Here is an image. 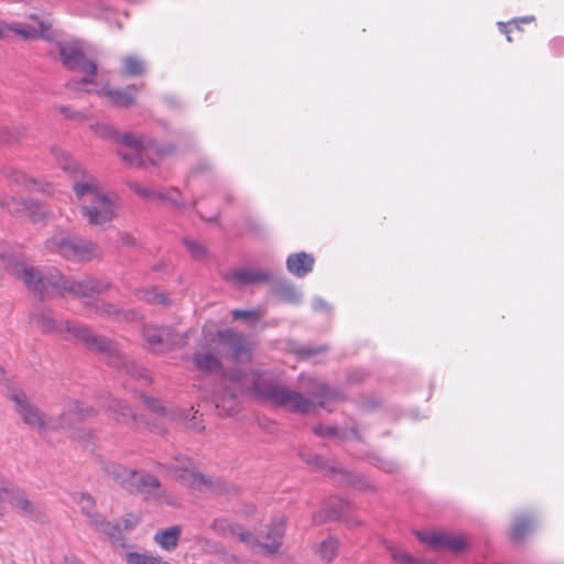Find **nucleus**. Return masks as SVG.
<instances>
[{
  "instance_id": "864d4df0",
  "label": "nucleus",
  "mask_w": 564,
  "mask_h": 564,
  "mask_svg": "<svg viewBox=\"0 0 564 564\" xmlns=\"http://www.w3.org/2000/svg\"><path fill=\"white\" fill-rule=\"evenodd\" d=\"M366 373L364 370H354L348 375V381L352 383L360 382L365 378Z\"/></svg>"
},
{
  "instance_id": "a19ab883",
  "label": "nucleus",
  "mask_w": 564,
  "mask_h": 564,
  "mask_svg": "<svg viewBox=\"0 0 564 564\" xmlns=\"http://www.w3.org/2000/svg\"><path fill=\"white\" fill-rule=\"evenodd\" d=\"M130 188L141 196L142 198L147 200H156V198H164L165 196L162 194V192L153 191L148 187L141 186L138 183H130Z\"/></svg>"
},
{
  "instance_id": "e433bc0d",
  "label": "nucleus",
  "mask_w": 564,
  "mask_h": 564,
  "mask_svg": "<svg viewBox=\"0 0 564 564\" xmlns=\"http://www.w3.org/2000/svg\"><path fill=\"white\" fill-rule=\"evenodd\" d=\"M0 206L11 215L22 216L24 215L25 200L17 199L13 196H3L0 198Z\"/></svg>"
},
{
  "instance_id": "ddd939ff",
  "label": "nucleus",
  "mask_w": 564,
  "mask_h": 564,
  "mask_svg": "<svg viewBox=\"0 0 564 564\" xmlns=\"http://www.w3.org/2000/svg\"><path fill=\"white\" fill-rule=\"evenodd\" d=\"M175 464L165 466L166 473L186 486L197 489H209L217 491L212 478L191 469L192 463L188 458H176Z\"/></svg>"
},
{
  "instance_id": "79ce46f5",
  "label": "nucleus",
  "mask_w": 564,
  "mask_h": 564,
  "mask_svg": "<svg viewBox=\"0 0 564 564\" xmlns=\"http://www.w3.org/2000/svg\"><path fill=\"white\" fill-rule=\"evenodd\" d=\"M140 398L143 402V404L152 412L156 413V414H160L162 416H165L167 415V411L166 409L161 405V403L159 402L158 399L151 397V395H147V394H143L141 393L140 394Z\"/></svg>"
},
{
  "instance_id": "20e7f679",
  "label": "nucleus",
  "mask_w": 564,
  "mask_h": 564,
  "mask_svg": "<svg viewBox=\"0 0 564 564\" xmlns=\"http://www.w3.org/2000/svg\"><path fill=\"white\" fill-rule=\"evenodd\" d=\"M9 399L14 403V410L22 422L37 433L45 436L48 432L62 429H73L76 423L91 417L96 411L77 400H69L57 420L50 417L30 397L21 389H12Z\"/></svg>"
},
{
  "instance_id": "de8ad7c7",
  "label": "nucleus",
  "mask_w": 564,
  "mask_h": 564,
  "mask_svg": "<svg viewBox=\"0 0 564 564\" xmlns=\"http://www.w3.org/2000/svg\"><path fill=\"white\" fill-rule=\"evenodd\" d=\"M372 464L376 467H378L379 469H381L383 471H387V473H392L398 467V465L394 462L388 460V459H384V458H381V457H375Z\"/></svg>"
},
{
  "instance_id": "c756f323",
  "label": "nucleus",
  "mask_w": 564,
  "mask_h": 564,
  "mask_svg": "<svg viewBox=\"0 0 564 564\" xmlns=\"http://www.w3.org/2000/svg\"><path fill=\"white\" fill-rule=\"evenodd\" d=\"M107 409L115 415V419L119 422L128 423L130 421H138L131 408L118 399H110L108 401Z\"/></svg>"
},
{
  "instance_id": "f03ea898",
  "label": "nucleus",
  "mask_w": 564,
  "mask_h": 564,
  "mask_svg": "<svg viewBox=\"0 0 564 564\" xmlns=\"http://www.w3.org/2000/svg\"><path fill=\"white\" fill-rule=\"evenodd\" d=\"M33 323L42 329L43 333H67L89 350L101 354L105 361L127 375L130 379L137 381L140 386L151 383L149 371L128 360L117 348V345L107 337L95 335L85 326L77 325L69 321L58 323L48 312H39L33 316Z\"/></svg>"
},
{
  "instance_id": "a211bd4d",
  "label": "nucleus",
  "mask_w": 564,
  "mask_h": 564,
  "mask_svg": "<svg viewBox=\"0 0 564 564\" xmlns=\"http://www.w3.org/2000/svg\"><path fill=\"white\" fill-rule=\"evenodd\" d=\"M90 305L96 314L117 322L130 323L140 318V313L134 310H120L116 305L104 301H96Z\"/></svg>"
},
{
  "instance_id": "6e6552de",
  "label": "nucleus",
  "mask_w": 564,
  "mask_h": 564,
  "mask_svg": "<svg viewBox=\"0 0 564 564\" xmlns=\"http://www.w3.org/2000/svg\"><path fill=\"white\" fill-rule=\"evenodd\" d=\"M51 152L58 166L73 178V189L78 199H83L86 195L95 198L96 193H100L95 176L83 169L68 152L59 147H53Z\"/></svg>"
},
{
  "instance_id": "3c124183",
  "label": "nucleus",
  "mask_w": 564,
  "mask_h": 564,
  "mask_svg": "<svg viewBox=\"0 0 564 564\" xmlns=\"http://www.w3.org/2000/svg\"><path fill=\"white\" fill-rule=\"evenodd\" d=\"M550 46H551V50L560 55L562 53H564V39L562 37H555L551 41L550 43Z\"/></svg>"
},
{
  "instance_id": "39448f33",
  "label": "nucleus",
  "mask_w": 564,
  "mask_h": 564,
  "mask_svg": "<svg viewBox=\"0 0 564 564\" xmlns=\"http://www.w3.org/2000/svg\"><path fill=\"white\" fill-rule=\"evenodd\" d=\"M90 128L99 137L121 144L123 148L118 150V154L130 166L147 167L156 163L154 156L160 158L173 151L172 147H161L131 132L119 133L108 123L96 122Z\"/></svg>"
},
{
  "instance_id": "2f4dec72",
  "label": "nucleus",
  "mask_w": 564,
  "mask_h": 564,
  "mask_svg": "<svg viewBox=\"0 0 564 564\" xmlns=\"http://www.w3.org/2000/svg\"><path fill=\"white\" fill-rule=\"evenodd\" d=\"M145 62L137 55L130 54L122 58V74L129 77L141 76L145 73Z\"/></svg>"
},
{
  "instance_id": "49530a36",
  "label": "nucleus",
  "mask_w": 564,
  "mask_h": 564,
  "mask_svg": "<svg viewBox=\"0 0 564 564\" xmlns=\"http://www.w3.org/2000/svg\"><path fill=\"white\" fill-rule=\"evenodd\" d=\"M325 351H327L326 346H317V347L305 346V347L300 348L297 352L302 358H308L312 356H316L318 354H323Z\"/></svg>"
},
{
  "instance_id": "603ef678",
  "label": "nucleus",
  "mask_w": 564,
  "mask_h": 564,
  "mask_svg": "<svg viewBox=\"0 0 564 564\" xmlns=\"http://www.w3.org/2000/svg\"><path fill=\"white\" fill-rule=\"evenodd\" d=\"M59 112L65 117L69 119H75L77 117H80L79 112L74 111L70 107L67 106H59Z\"/></svg>"
},
{
  "instance_id": "5701e85b",
  "label": "nucleus",
  "mask_w": 564,
  "mask_h": 564,
  "mask_svg": "<svg viewBox=\"0 0 564 564\" xmlns=\"http://www.w3.org/2000/svg\"><path fill=\"white\" fill-rule=\"evenodd\" d=\"M271 293L278 300L289 304H299L302 300V293L292 282L286 280L275 281L271 288Z\"/></svg>"
},
{
  "instance_id": "6ab92c4d",
  "label": "nucleus",
  "mask_w": 564,
  "mask_h": 564,
  "mask_svg": "<svg viewBox=\"0 0 564 564\" xmlns=\"http://www.w3.org/2000/svg\"><path fill=\"white\" fill-rule=\"evenodd\" d=\"M314 263V257L304 251L291 253L286 258V269L296 278H304L312 272Z\"/></svg>"
},
{
  "instance_id": "1a4fd4ad",
  "label": "nucleus",
  "mask_w": 564,
  "mask_h": 564,
  "mask_svg": "<svg viewBox=\"0 0 564 564\" xmlns=\"http://www.w3.org/2000/svg\"><path fill=\"white\" fill-rule=\"evenodd\" d=\"M218 354L237 364L249 362L252 359V344L246 335L227 328L217 332Z\"/></svg>"
},
{
  "instance_id": "bb28decb",
  "label": "nucleus",
  "mask_w": 564,
  "mask_h": 564,
  "mask_svg": "<svg viewBox=\"0 0 564 564\" xmlns=\"http://www.w3.org/2000/svg\"><path fill=\"white\" fill-rule=\"evenodd\" d=\"M346 507V501L336 498L332 506H326L323 510L313 514V523L321 524L330 520L339 518Z\"/></svg>"
},
{
  "instance_id": "a18cd8bd",
  "label": "nucleus",
  "mask_w": 564,
  "mask_h": 564,
  "mask_svg": "<svg viewBox=\"0 0 564 564\" xmlns=\"http://www.w3.org/2000/svg\"><path fill=\"white\" fill-rule=\"evenodd\" d=\"M231 316L235 321L237 319H248V321H258L260 318L259 312L254 310H232Z\"/></svg>"
},
{
  "instance_id": "58836bf2",
  "label": "nucleus",
  "mask_w": 564,
  "mask_h": 564,
  "mask_svg": "<svg viewBox=\"0 0 564 564\" xmlns=\"http://www.w3.org/2000/svg\"><path fill=\"white\" fill-rule=\"evenodd\" d=\"M24 214H26L33 223H39L46 216L45 208L36 200H25Z\"/></svg>"
},
{
  "instance_id": "680f3d73",
  "label": "nucleus",
  "mask_w": 564,
  "mask_h": 564,
  "mask_svg": "<svg viewBox=\"0 0 564 564\" xmlns=\"http://www.w3.org/2000/svg\"><path fill=\"white\" fill-rule=\"evenodd\" d=\"M133 527L132 523H130V521H126V529H131Z\"/></svg>"
},
{
  "instance_id": "dca6fc26",
  "label": "nucleus",
  "mask_w": 564,
  "mask_h": 564,
  "mask_svg": "<svg viewBox=\"0 0 564 564\" xmlns=\"http://www.w3.org/2000/svg\"><path fill=\"white\" fill-rule=\"evenodd\" d=\"M130 492H137L143 496L145 500H161L164 497V488L161 481L150 473L138 471L137 477L133 478L132 485L129 488Z\"/></svg>"
},
{
  "instance_id": "393cba45",
  "label": "nucleus",
  "mask_w": 564,
  "mask_h": 564,
  "mask_svg": "<svg viewBox=\"0 0 564 564\" xmlns=\"http://www.w3.org/2000/svg\"><path fill=\"white\" fill-rule=\"evenodd\" d=\"M137 86L129 85L126 88L107 89L105 95L117 107H129L134 104Z\"/></svg>"
},
{
  "instance_id": "9d476101",
  "label": "nucleus",
  "mask_w": 564,
  "mask_h": 564,
  "mask_svg": "<svg viewBox=\"0 0 564 564\" xmlns=\"http://www.w3.org/2000/svg\"><path fill=\"white\" fill-rule=\"evenodd\" d=\"M142 338L145 343V348L153 354H161L175 347H182L187 343V336L177 333L173 327L152 324L143 325Z\"/></svg>"
},
{
  "instance_id": "e2e57ef3",
  "label": "nucleus",
  "mask_w": 564,
  "mask_h": 564,
  "mask_svg": "<svg viewBox=\"0 0 564 564\" xmlns=\"http://www.w3.org/2000/svg\"><path fill=\"white\" fill-rule=\"evenodd\" d=\"M2 37H3V28H2V25L0 24V39H2Z\"/></svg>"
},
{
  "instance_id": "c03bdc74",
  "label": "nucleus",
  "mask_w": 564,
  "mask_h": 564,
  "mask_svg": "<svg viewBox=\"0 0 564 564\" xmlns=\"http://www.w3.org/2000/svg\"><path fill=\"white\" fill-rule=\"evenodd\" d=\"M77 503L79 505L82 511L86 513L91 520V516L94 514L91 510L95 505L93 497L88 494H79L77 498Z\"/></svg>"
},
{
  "instance_id": "0eeeda50",
  "label": "nucleus",
  "mask_w": 564,
  "mask_h": 564,
  "mask_svg": "<svg viewBox=\"0 0 564 564\" xmlns=\"http://www.w3.org/2000/svg\"><path fill=\"white\" fill-rule=\"evenodd\" d=\"M45 248L61 257L76 262L90 261L100 256L99 247L80 236L55 235L46 240Z\"/></svg>"
},
{
  "instance_id": "7ed1b4c3",
  "label": "nucleus",
  "mask_w": 564,
  "mask_h": 564,
  "mask_svg": "<svg viewBox=\"0 0 564 564\" xmlns=\"http://www.w3.org/2000/svg\"><path fill=\"white\" fill-rule=\"evenodd\" d=\"M0 264L21 280L28 289L40 293H47L52 289L58 294L69 293L74 296L88 297L104 293L110 288L107 281L94 276H86L83 280L65 279L58 270L41 275L37 270L26 265L20 254L0 252Z\"/></svg>"
},
{
  "instance_id": "4d7b16f0",
  "label": "nucleus",
  "mask_w": 564,
  "mask_h": 564,
  "mask_svg": "<svg viewBox=\"0 0 564 564\" xmlns=\"http://www.w3.org/2000/svg\"><path fill=\"white\" fill-rule=\"evenodd\" d=\"M121 241L126 246H133L134 245V238L130 235H124L121 238Z\"/></svg>"
},
{
  "instance_id": "052dcab7",
  "label": "nucleus",
  "mask_w": 564,
  "mask_h": 564,
  "mask_svg": "<svg viewBox=\"0 0 564 564\" xmlns=\"http://www.w3.org/2000/svg\"><path fill=\"white\" fill-rule=\"evenodd\" d=\"M192 426L197 430V431H203L204 430V426H200L198 424H196V422H193Z\"/></svg>"
},
{
  "instance_id": "ea45409f",
  "label": "nucleus",
  "mask_w": 564,
  "mask_h": 564,
  "mask_svg": "<svg viewBox=\"0 0 564 564\" xmlns=\"http://www.w3.org/2000/svg\"><path fill=\"white\" fill-rule=\"evenodd\" d=\"M388 550L392 560L398 564H421L417 558L397 546L391 545L388 547Z\"/></svg>"
},
{
  "instance_id": "c85d7f7f",
  "label": "nucleus",
  "mask_w": 564,
  "mask_h": 564,
  "mask_svg": "<svg viewBox=\"0 0 564 564\" xmlns=\"http://www.w3.org/2000/svg\"><path fill=\"white\" fill-rule=\"evenodd\" d=\"M181 534L178 525L170 527L165 530L158 531L154 541L164 550L171 551L176 547Z\"/></svg>"
},
{
  "instance_id": "13d9d810",
  "label": "nucleus",
  "mask_w": 564,
  "mask_h": 564,
  "mask_svg": "<svg viewBox=\"0 0 564 564\" xmlns=\"http://www.w3.org/2000/svg\"><path fill=\"white\" fill-rule=\"evenodd\" d=\"M64 564H82V562L74 556H65Z\"/></svg>"
},
{
  "instance_id": "cd10ccee",
  "label": "nucleus",
  "mask_w": 564,
  "mask_h": 564,
  "mask_svg": "<svg viewBox=\"0 0 564 564\" xmlns=\"http://www.w3.org/2000/svg\"><path fill=\"white\" fill-rule=\"evenodd\" d=\"M193 359L197 369L206 373L218 372L223 368L220 359L210 352H196Z\"/></svg>"
},
{
  "instance_id": "f257e3e1",
  "label": "nucleus",
  "mask_w": 564,
  "mask_h": 564,
  "mask_svg": "<svg viewBox=\"0 0 564 564\" xmlns=\"http://www.w3.org/2000/svg\"><path fill=\"white\" fill-rule=\"evenodd\" d=\"M251 389L263 402L284 409L289 412L307 414L316 406L326 409L330 403L343 401L345 395L341 390L329 387L324 381L308 378V394L290 389L279 383L269 373H251Z\"/></svg>"
},
{
  "instance_id": "4468645a",
  "label": "nucleus",
  "mask_w": 564,
  "mask_h": 564,
  "mask_svg": "<svg viewBox=\"0 0 564 564\" xmlns=\"http://www.w3.org/2000/svg\"><path fill=\"white\" fill-rule=\"evenodd\" d=\"M419 540L435 550H448L460 552L467 547V541L462 535H454L447 532H423L416 533Z\"/></svg>"
},
{
  "instance_id": "f3484780",
  "label": "nucleus",
  "mask_w": 564,
  "mask_h": 564,
  "mask_svg": "<svg viewBox=\"0 0 564 564\" xmlns=\"http://www.w3.org/2000/svg\"><path fill=\"white\" fill-rule=\"evenodd\" d=\"M284 533L285 519L281 517L272 521V523L268 528L267 535L263 541H260L259 539L252 535L251 543L249 544L259 545L267 553L273 554L280 549Z\"/></svg>"
},
{
  "instance_id": "09e8293b",
  "label": "nucleus",
  "mask_w": 564,
  "mask_h": 564,
  "mask_svg": "<svg viewBox=\"0 0 564 564\" xmlns=\"http://www.w3.org/2000/svg\"><path fill=\"white\" fill-rule=\"evenodd\" d=\"M162 194L165 196L164 198H156V200H165V202H169L171 203L172 205L174 206H181L182 205V202H181V195L177 191H171V192H165Z\"/></svg>"
},
{
  "instance_id": "f704fd0d",
  "label": "nucleus",
  "mask_w": 564,
  "mask_h": 564,
  "mask_svg": "<svg viewBox=\"0 0 564 564\" xmlns=\"http://www.w3.org/2000/svg\"><path fill=\"white\" fill-rule=\"evenodd\" d=\"M338 551V541L329 536L326 540H324L317 547V554L319 557L326 562H330L335 558Z\"/></svg>"
},
{
  "instance_id": "412c9836",
  "label": "nucleus",
  "mask_w": 564,
  "mask_h": 564,
  "mask_svg": "<svg viewBox=\"0 0 564 564\" xmlns=\"http://www.w3.org/2000/svg\"><path fill=\"white\" fill-rule=\"evenodd\" d=\"M102 469L110 478L127 490L131 487L133 478L137 477V469H130L115 462L102 463Z\"/></svg>"
},
{
  "instance_id": "8fccbe9b",
  "label": "nucleus",
  "mask_w": 564,
  "mask_h": 564,
  "mask_svg": "<svg viewBox=\"0 0 564 564\" xmlns=\"http://www.w3.org/2000/svg\"><path fill=\"white\" fill-rule=\"evenodd\" d=\"M312 306H313V310L316 311V312L329 311L328 303L325 300H323L322 297H319V296H315L313 299Z\"/></svg>"
},
{
  "instance_id": "4be33fe9",
  "label": "nucleus",
  "mask_w": 564,
  "mask_h": 564,
  "mask_svg": "<svg viewBox=\"0 0 564 564\" xmlns=\"http://www.w3.org/2000/svg\"><path fill=\"white\" fill-rule=\"evenodd\" d=\"M212 530L220 536H237L241 542L251 543L252 533L239 524L230 523L226 519H216L212 523Z\"/></svg>"
},
{
  "instance_id": "473e14b6",
  "label": "nucleus",
  "mask_w": 564,
  "mask_h": 564,
  "mask_svg": "<svg viewBox=\"0 0 564 564\" xmlns=\"http://www.w3.org/2000/svg\"><path fill=\"white\" fill-rule=\"evenodd\" d=\"M314 433L321 437H337V438H348L350 436L355 437V438L359 437L358 433L355 429H350V430L340 432L335 426H327V425H323V424L315 425Z\"/></svg>"
},
{
  "instance_id": "7c9ffc66",
  "label": "nucleus",
  "mask_w": 564,
  "mask_h": 564,
  "mask_svg": "<svg viewBox=\"0 0 564 564\" xmlns=\"http://www.w3.org/2000/svg\"><path fill=\"white\" fill-rule=\"evenodd\" d=\"M535 528V521L527 516H517L511 528V539L516 542L521 541L528 533Z\"/></svg>"
},
{
  "instance_id": "bf43d9fd",
  "label": "nucleus",
  "mask_w": 564,
  "mask_h": 564,
  "mask_svg": "<svg viewBox=\"0 0 564 564\" xmlns=\"http://www.w3.org/2000/svg\"><path fill=\"white\" fill-rule=\"evenodd\" d=\"M533 20V17H525V18H521V19H517L513 21V23L516 24V26L518 28V23L519 22H529V21H532Z\"/></svg>"
},
{
  "instance_id": "aec40b11",
  "label": "nucleus",
  "mask_w": 564,
  "mask_h": 564,
  "mask_svg": "<svg viewBox=\"0 0 564 564\" xmlns=\"http://www.w3.org/2000/svg\"><path fill=\"white\" fill-rule=\"evenodd\" d=\"M226 279L232 280L239 286H245L260 282H269L272 280V274L263 270L243 268L229 272Z\"/></svg>"
},
{
  "instance_id": "72a5a7b5",
  "label": "nucleus",
  "mask_w": 564,
  "mask_h": 564,
  "mask_svg": "<svg viewBox=\"0 0 564 564\" xmlns=\"http://www.w3.org/2000/svg\"><path fill=\"white\" fill-rule=\"evenodd\" d=\"M25 129L20 126H4L0 124V144L2 143H12L21 140L24 135Z\"/></svg>"
},
{
  "instance_id": "2eb2a0df",
  "label": "nucleus",
  "mask_w": 564,
  "mask_h": 564,
  "mask_svg": "<svg viewBox=\"0 0 564 564\" xmlns=\"http://www.w3.org/2000/svg\"><path fill=\"white\" fill-rule=\"evenodd\" d=\"M30 18L37 22V26H32L25 23L14 22L11 24L1 23L3 33L6 30L12 31L19 34L22 39H44L51 41L53 39V32L51 31L52 24L48 20H39L37 15L31 14Z\"/></svg>"
},
{
  "instance_id": "c9c22d12",
  "label": "nucleus",
  "mask_w": 564,
  "mask_h": 564,
  "mask_svg": "<svg viewBox=\"0 0 564 564\" xmlns=\"http://www.w3.org/2000/svg\"><path fill=\"white\" fill-rule=\"evenodd\" d=\"M137 297L150 304H167L169 300L164 293L156 289H142L137 291Z\"/></svg>"
},
{
  "instance_id": "9b49d317",
  "label": "nucleus",
  "mask_w": 564,
  "mask_h": 564,
  "mask_svg": "<svg viewBox=\"0 0 564 564\" xmlns=\"http://www.w3.org/2000/svg\"><path fill=\"white\" fill-rule=\"evenodd\" d=\"M301 456L306 464L314 466L335 480L344 481L358 489H367L369 487V482L364 476L347 471L338 464L329 462L323 456L313 454H302Z\"/></svg>"
},
{
  "instance_id": "a878e982",
  "label": "nucleus",
  "mask_w": 564,
  "mask_h": 564,
  "mask_svg": "<svg viewBox=\"0 0 564 564\" xmlns=\"http://www.w3.org/2000/svg\"><path fill=\"white\" fill-rule=\"evenodd\" d=\"M91 524L96 530L107 535L112 543L123 542V535L119 524L106 521L99 514L91 516Z\"/></svg>"
},
{
  "instance_id": "b1692460",
  "label": "nucleus",
  "mask_w": 564,
  "mask_h": 564,
  "mask_svg": "<svg viewBox=\"0 0 564 564\" xmlns=\"http://www.w3.org/2000/svg\"><path fill=\"white\" fill-rule=\"evenodd\" d=\"M1 499L7 500L10 505L20 509L26 516L35 517L37 513V506L30 501L25 495L20 491L3 489Z\"/></svg>"
},
{
  "instance_id": "37998d69",
  "label": "nucleus",
  "mask_w": 564,
  "mask_h": 564,
  "mask_svg": "<svg viewBox=\"0 0 564 564\" xmlns=\"http://www.w3.org/2000/svg\"><path fill=\"white\" fill-rule=\"evenodd\" d=\"M183 242L186 246L187 250L189 251V253L192 254L193 258H195V259H203L205 257L206 249L198 241L192 240V239H188V238H184Z\"/></svg>"
},
{
  "instance_id": "f8f14e48",
  "label": "nucleus",
  "mask_w": 564,
  "mask_h": 564,
  "mask_svg": "<svg viewBox=\"0 0 564 564\" xmlns=\"http://www.w3.org/2000/svg\"><path fill=\"white\" fill-rule=\"evenodd\" d=\"M116 202L112 197L102 193H96L90 205L80 208L82 215L91 226H104L116 217Z\"/></svg>"
},
{
  "instance_id": "6e6d98bb",
  "label": "nucleus",
  "mask_w": 564,
  "mask_h": 564,
  "mask_svg": "<svg viewBox=\"0 0 564 564\" xmlns=\"http://www.w3.org/2000/svg\"><path fill=\"white\" fill-rule=\"evenodd\" d=\"M498 26H499L500 32L505 33V34L507 35V40H508L509 42H511V41H512V39H511V37H510V35H509L510 29H509L508 24H506V23H503V22H499V23H498Z\"/></svg>"
},
{
  "instance_id": "423d86ee",
  "label": "nucleus",
  "mask_w": 564,
  "mask_h": 564,
  "mask_svg": "<svg viewBox=\"0 0 564 564\" xmlns=\"http://www.w3.org/2000/svg\"><path fill=\"white\" fill-rule=\"evenodd\" d=\"M59 59L63 66L72 72L84 73L80 79L72 78L66 83V88L72 91H87V85L94 84L97 75L96 62L86 57L79 42H57Z\"/></svg>"
},
{
  "instance_id": "4c0bfd02",
  "label": "nucleus",
  "mask_w": 564,
  "mask_h": 564,
  "mask_svg": "<svg viewBox=\"0 0 564 564\" xmlns=\"http://www.w3.org/2000/svg\"><path fill=\"white\" fill-rule=\"evenodd\" d=\"M126 562L127 564H167L159 556L138 552L127 553Z\"/></svg>"
},
{
  "instance_id": "5fc2aeb1",
  "label": "nucleus",
  "mask_w": 564,
  "mask_h": 564,
  "mask_svg": "<svg viewBox=\"0 0 564 564\" xmlns=\"http://www.w3.org/2000/svg\"><path fill=\"white\" fill-rule=\"evenodd\" d=\"M11 180L18 184H22L24 186H28V180L26 176L21 172H13L11 175Z\"/></svg>"
}]
</instances>
